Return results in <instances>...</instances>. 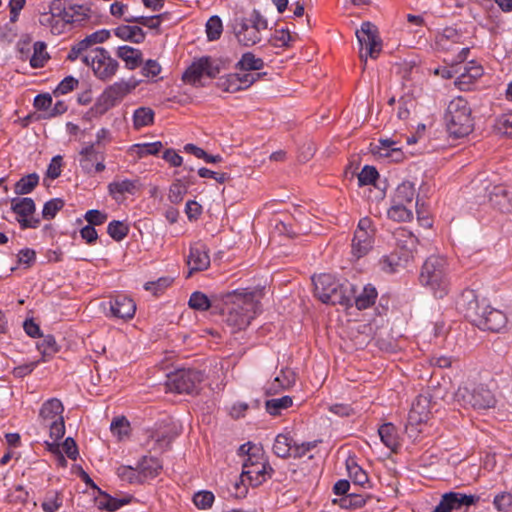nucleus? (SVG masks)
<instances>
[{
    "label": "nucleus",
    "instance_id": "nucleus-35",
    "mask_svg": "<svg viewBox=\"0 0 512 512\" xmlns=\"http://www.w3.org/2000/svg\"><path fill=\"white\" fill-rule=\"evenodd\" d=\"M295 373L289 369H281L280 372L275 376L272 386L269 388L270 391L276 393L281 389H288L295 383Z\"/></svg>",
    "mask_w": 512,
    "mask_h": 512
},
{
    "label": "nucleus",
    "instance_id": "nucleus-33",
    "mask_svg": "<svg viewBox=\"0 0 512 512\" xmlns=\"http://www.w3.org/2000/svg\"><path fill=\"white\" fill-rule=\"evenodd\" d=\"M415 195V185L410 181H403L397 186L392 198V203H402L412 206Z\"/></svg>",
    "mask_w": 512,
    "mask_h": 512
},
{
    "label": "nucleus",
    "instance_id": "nucleus-32",
    "mask_svg": "<svg viewBox=\"0 0 512 512\" xmlns=\"http://www.w3.org/2000/svg\"><path fill=\"white\" fill-rule=\"evenodd\" d=\"M113 31L118 38L124 41H130L139 44L142 43L145 39V33L139 26L120 25Z\"/></svg>",
    "mask_w": 512,
    "mask_h": 512
},
{
    "label": "nucleus",
    "instance_id": "nucleus-50",
    "mask_svg": "<svg viewBox=\"0 0 512 512\" xmlns=\"http://www.w3.org/2000/svg\"><path fill=\"white\" fill-rule=\"evenodd\" d=\"M108 235L115 241H122L129 233V226L122 221L113 220L107 226Z\"/></svg>",
    "mask_w": 512,
    "mask_h": 512
},
{
    "label": "nucleus",
    "instance_id": "nucleus-28",
    "mask_svg": "<svg viewBox=\"0 0 512 512\" xmlns=\"http://www.w3.org/2000/svg\"><path fill=\"white\" fill-rule=\"evenodd\" d=\"M374 244V236L367 232H354L351 244V254L355 259H360L367 255Z\"/></svg>",
    "mask_w": 512,
    "mask_h": 512
},
{
    "label": "nucleus",
    "instance_id": "nucleus-37",
    "mask_svg": "<svg viewBox=\"0 0 512 512\" xmlns=\"http://www.w3.org/2000/svg\"><path fill=\"white\" fill-rule=\"evenodd\" d=\"M262 58L256 57L252 52L242 54L240 60L236 64V69L241 71H259L264 68Z\"/></svg>",
    "mask_w": 512,
    "mask_h": 512
},
{
    "label": "nucleus",
    "instance_id": "nucleus-7",
    "mask_svg": "<svg viewBox=\"0 0 512 512\" xmlns=\"http://www.w3.org/2000/svg\"><path fill=\"white\" fill-rule=\"evenodd\" d=\"M268 22L259 11L253 10L248 17L235 18L232 28L234 35L242 46L251 47L262 39V32L266 31Z\"/></svg>",
    "mask_w": 512,
    "mask_h": 512
},
{
    "label": "nucleus",
    "instance_id": "nucleus-56",
    "mask_svg": "<svg viewBox=\"0 0 512 512\" xmlns=\"http://www.w3.org/2000/svg\"><path fill=\"white\" fill-rule=\"evenodd\" d=\"M38 351L43 356V361H45L46 356H51L58 351L57 342L52 335H46L43 339L37 344Z\"/></svg>",
    "mask_w": 512,
    "mask_h": 512
},
{
    "label": "nucleus",
    "instance_id": "nucleus-42",
    "mask_svg": "<svg viewBox=\"0 0 512 512\" xmlns=\"http://www.w3.org/2000/svg\"><path fill=\"white\" fill-rule=\"evenodd\" d=\"M154 122V111L149 107H139L133 113V126L141 129Z\"/></svg>",
    "mask_w": 512,
    "mask_h": 512
},
{
    "label": "nucleus",
    "instance_id": "nucleus-15",
    "mask_svg": "<svg viewBox=\"0 0 512 512\" xmlns=\"http://www.w3.org/2000/svg\"><path fill=\"white\" fill-rule=\"evenodd\" d=\"M356 37L360 46V57L365 62L367 58H377L381 51V40L377 35V28L371 22H363L356 31Z\"/></svg>",
    "mask_w": 512,
    "mask_h": 512
},
{
    "label": "nucleus",
    "instance_id": "nucleus-8",
    "mask_svg": "<svg viewBox=\"0 0 512 512\" xmlns=\"http://www.w3.org/2000/svg\"><path fill=\"white\" fill-rule=\"evenodd\" d=\"M454 399L461 406L476 410L493 408L496 404L492 391L482 384L460 386L455 392Z\"/></svg>",
    "mask_w": 512,
    "mask_h": 512
},
{
    "label": "nucleus",
    "instance_id": "nucleus-13",
    "mask_svg": "<svg viewBox=\"0 0 512 512\" xmlns=\"http://www.w3.org/2000/svg\"><path fill=\"white\" fill-rule=\"evenodd\" d=\"M396 237H407L409 246H403L399 250H395L381 257L379 264L381 270L386 273L397 272L399 268L404 267L413 258L412 247L416 242L414 235L406 229H399L396 232Z\"/></svg>",
    "mask_w": 512,
    "mask_h": 512
},
{
    "label": "nucleus",
    "instance_id": "nucleus-14",
    "mask_svg": "<svg viewBox=\"0 0 512 512\" xmlns=\"http://www.w3.org/2000/svg\"><path fill=\"white\" fill-rule=\"evenodd\" d=\"M481 190L485 193L483 196H479L476 201L479 204L490 202L493 207L503 213L512 212V193L503 184H492L491 182L484 180L481 181Z\"/></svg>",
    "mask_w": 512,
    "mask_h": 512
},
{
    "label": "nucleus",
    "instance_id": "nucleus-26",
    "mask_svg": "<svg viewBox=\"0 0 512 512\" xmlns=\"http://www.w3.org/2000/svg\"><path fill=\"white\" fill-rule=\"evenodd\" d=\"M92 16L91 7L88 4H77L65 0L66 24H82Z\"/></svg>",
    "mask_w": 512,
    "mask_h": 512
},
{
    "label": "nucleus",
    "instance_id": "nucleus-41",
    "mask_svg": "<svg viewBox=\"0 0 512 512\" xmlns=\"http://www.w3.org/2000/svg\"><path fill=\"white\" fill-rule=\"evenodd\" d=\"M367 497L358 493H349L339 500L334 499V504H339L343 509H358L366 504Z\"/></svg>",
    "mask_w": 512,
    "mask_h": 512
},
{
    "label": "nucleus",
    "instance_id": "nucleus-2",
    "mask_svg": "<svg viewBox=\"0 0 512 512\" xmlns=\"http://www.w3.org/2000/svg\"><path fill=\"white\" fill-rule=\"evenodd\" d=\"M228 304L226 323L233 332L248 327L260 310V302L255 299V293L248 289H236L226 295Z\"/></svg>",
    "mask_w": 512,
    "mask_h": 512
},
{
    "label": "nucleus",
    "instance_id": "nucleus-10",
    "mask_svg": "<svg viewBox=\"0 0 512 512\" xmlns=\"http://www.w3.org/2000/svg\"><path fill=\"white\" fill-rule=\"evenodd\" d=\"M142 80L131 77L128 80H119L107 87L98 101L93 105L91 111L95 115H102L113 107L124 96L134 90Z\"/></svg>",
    "mask_w": 512,
    "mask_h": 512
},
{
    "label": "nucleus",
    "instance_id": "nucleus-22",
    "mask_svg": "<svg viewBox=\"0 0 512 512\" xmlns=\"http://www.w3.org/2000/svg\"><path fill=\"white\" fill-rule=\"evenodd\" d=\"M478 501L479 497L476 495L449 491L441 496L439 503L434 507L432 512H453L463 507H471Z\"/></svg>",
    "mask_w": 512,
    "mask_h": 512
},
{
    "label": "nucleus",
    "instance_id": "nucleus-17",
    "mask_svg": "<svg viewBox=\"0 0 512 512\" xmlns=\"http://www.w3.org/2000/svg\"><path fill=\"white\" fill-rule=\"evenodd\" d=\"M431 412V399L428 394H420L412 403L408 414L406 431L410 437L421 431L418 426L427 421Z\"/></svg>",
    "mask_w": 512,
    "mask_h": 512
},
{
    "label": "nucleus",
    "instance_id": "nucleus-54",
    "mask_svg": "<svg viewBox=\"0 0 512 512\" xmlns=\"http://www.w3.org/2000/svg\"><path fill=\"white\" fill-rule=\"evenodd\" d=\"M395 144L396 143L390 139H380L378 144L372 148V152L379 157H390L392 153L399 151V149L395 147Z\"/></svg>",
    "mask_w": 512,
    "mask_h": 512
},
{
    "label": "nucleus",
    "instance_id": "nucleus-39",
    "mask_svg": "<svg viewBox=\"0 0 512 512\" xmlns=\"http://www.w3.org/2000/svg\"><path fill=\"white\" fill-rule=\"evenodd\" d=\"M293 439L289 434H278L273 444V452L280 458H287L291 454Z\"/></svg>",
    "mask_w": 512,
    "mask_h": 512
},
{
    "label": "nucleus",
    "instance_id": "nucleus-4",
    "mask_svg": "<svg viewBox=\"0 0 512 512\" xmlns=\"http://www.w3.org/2000/svg\"><path fill=\"white\" fill-rule=\"evenodd\" d=\"M444 119L449 135L454 138H463L474 129L472 109L462 96L455 97L448 103Z\"/></svg>",
    "mask_w": 512,
    "mask_h": 512
},
{
    "label": "nucleus",
    "instance_id": "nucleus-18",
    "mask_svg": "<svg viewBox=\"0 0 512 512\" xmlns=\"http://www.w3.org/2000/svg\"><path fill=\"white\" fill-rule=\"evenodd\" d=\"M219 73V67L214 61L204 56L194 61L183 74V80L192 85H201L204 77L215 78Z\"/></svg>",
    "mask_w": 512,
    "mask_h": 512
},
{
    "label": "nucleus",
    "instance_id": "nucleus-40",
    "mask_svg": "<svg viewBox=\"0 0 512 512\" xmlns=\"http://www.w3.org/2000/svg\"><path fill=\"white\" fill-rule=\"evenodd\" d=\"M388 218L398 222H406L413 218L411 206L402 203H393L387 211Z\"/></svg>",
    "mask_w": 512,
    "mask_h": 512
},
{
    "label": "nucleus",
    "instance_id": "nucleus-12",
    "mask_svg": "<svg viewBox=\"0 0 512 512\" xmlns=\"http://www.w3.org/2000/svg\"><path fill=\"white\" fill-rule=\"evenodd\" d=\"M204 373L198 369L183 368L168 376L167 387L179 394H193L200 390Z\"/></svg>",
    "mask_w": 512,
    "mask_h": 512
},
{
    "label": "nucleus",
    "instance_id": "nucleus-24",
    "mask_svg": "<svg viewBox=\"0 0 512 512\" xmlns=\"http://www.w3.org/2000/svg\"><path fill=\"white\" fill-rule=\"evenodd\" d=\"M484 73L483 67L475 61L465 64L463 71L455 79V86L462 91H469Z\"/></svg>",
    "mask_w": 512,
    "mask_h": 512
},
{
    "label": "nucleus",
    "instance_id": "nucleus-63",
    "mask_svg": "<svg viewBox=\"0 0 512 512\" xmlns=\"http://www.w3.org/2000/svg\"><path fill=\"white\" fill-rule=\"evenodd\" d=\"M379 176L377 169L373 166L365 165L358 174L359 186L373 184Z\"/></svg>",
    "mask_w": 512,
    "mask_h": 512
},
{
    "label": "nucleus",
    "instance_id": "nucleus-49",
    "mask_svg": "<svg viewBox=\"0 0 512 512\" xmlns=\"http://www.w3.org/2000/svg\"><path fill=\"white\" fill-rule=\"evenodd\" d=\"M46 44L41 41H37L33 45V54L30 58V65L33 68H41L45 65L48 60L46 53Z\"/></svg>",
    "mask_w": 512,
    "mask_h": 512
},
{
    "label": "nucleus",
    "instance_id": "nucleus-45",
    "mask_svg": "<svg viewBox=\"0 0 512 512\" xmlns=\"http://www.w3.org/2000/svg\"><path fill=\"white\" fill-rule=\"evenodd\" d=\"M163 148L161 141H155L151 143H137L130 147V151L135 153L138 158H143L148 155H156Z\"/></svg>",
    "mask_w": 512,
    "mask_h": 512
},
{
    "label": "nucleus",
    "instance_id": "nucleus-11",
    "mask_svg": "<svg viewBox=\"0 0 512 512\" xmlns=\"http://www.w3.org/2000/svg\"><path fill=\"white\" fill-rule=\"evenodd\" d=\"M64 15L65 0H52L38 8L39 24L53 35H60L65 32L67 24Z\"/></svg>",
    "mask_w": 512,
    "mask_h": 512
},
{
    "label": "nucleus",
    "instance_id": "nucleus-43",
    "mask_svg": "<svg viewBox=\"0 0 512 512\" xmlns=\"http://www.w3.org/2000/svg\"><path fill=\"white\" fill-rule=\"evenodd\" d=\"M39 183V176L36 173H31L20 178L14 187L17 195H26L31 193Z\"/></svg>",
    "mask_w": 512,
    "mask_h": 512
},
{
    "label": "nucleus",
    "instance_id": "nucleus-29",
    "mask_svg": "<svg viewBox=\"0 0 512 512\" xmlns=\"http://www.w3.org/2000/svg\"><path fill=\"white\" fill-rule=\"evenodd\" d=\"M139 475L141 476V482L144 483L147 480L153 479L159 475L162 470V464L160 460L152 456H143L137 463Z\"/></svg>",
    "mask_w": 512,
    "mask_h": 512
},
{
    "label": "nucleus",
    "instance_id": "nucleus-16",
    "mask_svg": "<svg viewBox=\"0 0 512 512\" xmlns=\"http://www.w3.org/2000/svg\"><path fill=\"white\" fill-rule=\"evenodd\" d=\"M273 471V468L267 461L255 462L253 467L251 466V468L247 470H242L241 483H235L237 490L236 495L238 497H244L247 494L245 482H248L253 487H257L271 478Z\"/></svg>",
    "mask_w": 512,
    "mask_h": 512
},
{
    "label": "nucleus",
    "instance_id": "nucleus-38",
    "mask_svg": "<svg viewBox=\"0 0 512 512\" xmlns=\"http://www.w3.org/2000/svg\"><path fill=\"white\" fill-rule=\"evenodd\" d=\"M100 494H102L103 497L97 501V506L99 509L107 510L109 512L118 510L128 504L131 500L130 497L115 498L102 491H100Z\"/></svg>",
    "mask_w": 512,
    "mask_h": 512
},
{
    "label": "nucleus",
    "instance_id": "nucleus-1",
    "mask_svg": "<svg viewBox=\"0 0 512 512\" xmlns=\"http://www.w3.org/2000/svg\"><path fill=\"white\" fill-rule=\"evenodd\" d=\"M457 309L481 330L500 332L508 322L504 311L490 306L485 299L480 301L473 289L462 291L457 300Z\"/></svg>",
    "mask_w": 512,
    "mask_h": 512
},
{
    "label": "nucleus",
    "instance_id": "nucleus-48",
    "mask_svg": "<svg viewBox=\"0 0 512 512\" xmlns=\"http://www.w3.org/2000/svg\"><path fill=\"white\" fill-rule=\"evenodd\" d=\"M116 474L122 481L129 484H142L137 466L121 465L117 468Z\"/></svg>",
    "mask_w": 512,
    "mask_h": 512
},
{
    "label": "nucleus",
    "instance_id": "nucleus-36",
    "mask_svg": "<svg viewBox=\"0 0 512 512\" xmlns=\"http://www.w3.org/2000/svg\"><path fill=\"white\" fill-rule=\"evenodd\" d=\"M378 434L381 439V442L391 449L392 451L396 450L399 442L397 437L396 428L392 423H385L381 425L378 429Z\"/></svg>",
    "mask_w": 512,
    "mask_h": 512
},
{
    "label": "nucleus",
    "instance_id": "nucleus-62",
    "mask_svg": "<svg viewBox=\"0 0 512 512\" xmlns=\"http://www.w3.org/2000/svg\"><path fill=\"white\" fill-rule=\"evenodd\" d=\"M161 70V65L156 60L149 59L141 67V74L148 80L156 81Z\"/></svg>",
    "mask_w": 512,
    "mask_h": 512
},
{
    "label": "nucleus",
    "instance_id": "nucleus-5",
    "mask_svg": "<svg viewBox=\"0 0 512 512\" xmlns=\"http://www.w3.org/2000/svg\"><path fill=\"white\" fill-rule=\"evenodd\" d=\"M315 296L326 304L352 305V296L348 292L350 284H341L333 275L323 273L313 277Z\"/></svg>",
    "mask_w": 512,
    "mask_h": 512
},
{
    "label": "nucleus",
    "instance_id": "nucleus-30",
    "mask_svg": "<svg viewBox=\"0 0 512 512\" xmlns=\"http://www.w3.org/2000/svg\"><path fill=\"white\" fill-rule=\"evenodd\" d=\"M116 55L124 61L125 67L128 70H135L140 67L143 62V54L141 50L132 46H119L116 50Z\"/></svg>",
    "mask_w": 512,
    "mask_h": 512
},
{
    "label": "nucleus",
    "instance_id": "nucleus-64",
    "mask_svg": "<svg viewBox=\"0 0 512 512\" xmlns=\"http://www.w3.org/2000/svg\"><path fill=\"white\" fill-rule=\"evenodd\" d=\"M497 130L508 137H512V112L502 114L496 121Z\"/></svg>",
    "mask_w": 512,
    "mask_h": 512
},
{
    "label": "nucleus",
    "instance_id": "nucleus-23",
    "mask_svg": "<svg viewBox=\"0 0 512 512\" xmlns=\"http://www.w3.org/2000/svg\"><path fill=\"white\" fill-rule=\"evenodd\" d=\"M187 265L189 268L188 277L193 272L206 270L210 266L208 247L200 242L191 245Z\"/></svg>",
    "mask_w": 512,
    "mask_h": 512
},
{
    "label": "nucleus",
    "instance_id": "nucleus-44",
    "mask_svg": "<svg viewBox=\"0 0 512 512\" xmlns=\"http://www.w3.org/2000/svg\"><path fill=\"white\" fill-rule=\"evenodd\" d=\"M174 438L175 434H173L170 429L155 431L151 434V439L154 441L152 448L160 452L165 451Z\"/></svg>",
    "mask_w": 512,
    "mask_h": 512
},
{
    "label": "nucleus",
    "instance_id": "nucleus-9",
    "mask_svg": "<svg viewBox=\"0 0 512 512\" xmlns=\"http://www.w3.org/2000/svg\"><path fill=\"white\" fill-rule=\"evenodd\" d=\"M81 62L90 67L94 76L101 81L111 80L119 69V62L103 47H96L88 55L85 54Z\"/></svg>",
    "mask_w": 512,
    "mask_h": 512
},
{
    "label": "nucleus",
    "instance_id": "nucleus-46",
    "mask_svg": "<svg viewBox=\"0 0 512 512\" xmlns=\"http://www.w3.org/2000/svg\"><path fill=\"white\" fill-rule=\"evenodd\" d=\"M293 404L292 398L290 396H282L280 398H273L267 400L265 403V408L267 413L272 416L280 415L281 412Z\"/></svg>",
    "mask_w": 512,
    "mask_h": 512
},
{
    "label": "nucleus",
    "instance_id": "nucleus-51",
    "mask_svg": "<svg viewBox=\"0 0 512 512\" xmlns=\"http://www.w3.org/2000/svg\"><path fill=\"white\" fill-rule=\"evenodd\" d=\"M217 86L220 90L228 93H235L242 90L238 83L237 75L233 73L221 76L217 81Z\"/></svg>",
    "mask_w": 512,
    "mask_h": 512
},
{
    "label": "nucleus",
    "instance_id": "nucleus-60",
    "mask_svg": "<svg viewBox=\"0 0 512 512\" xmlns=\"http://www.w3.org/2000/svg\"><path fill=\"white\" fill-rule=\"evenodd\" d=\"M347 470L350 478L355 484L363 486L368 482V476L366 472L356 462H348Z\"/></svg>",
    "mask_w": 512,
    "mask_h": 512
},
{
    "label": "nucleus",
    "instance_id": "nucleus-3",
    "mask_svg": "<svg viewBox=\"0 0 512 512\" xmlns=\"http://www.w3.org/2000/svg\"><path fill=\"white\" fill-rule=\"evenodd\" d=\"M419 281L435 298H444L450 287L447 259L440 255L429 256L422 265Z\"/></svg>",
    "mask_w": 512,
    "mask_h": 512
},
{
    "label": "nucleus",
    "instance_id": "nucleus-57",
    "mask_svg": "<svg viewBox=\"0 0 512 512\" xmlns=\"http://www.w3.org/2000/svg\"><path fill=\"white\" fill-rule=\"evenodd\" d=\"M110 429L113 435H116L119 439L129 435L130 423L124 417H116L110 424Z\"/></svg>",
    "mask_w": 512,
    "mask_h": 512
},
{
    "label": "nucleus",
    "instance_id": "nucleus-6",
    "mask_svg": "<svg viewBox=\"0 0 512 512\" xmlns=\"http://www.w3.org/2000/svg\"><path fill=\"white\" fill-rule=\"evenodd\" d=\"M63 412V403L58 398L47 399L39 409L38 428L48 432L49 437L55 441L62 439L65 434Z\"/></svg>",
    "mask_w": 512,
    "mask_h": 512
},
{
    "label": "nucleus",
    "instance_id": "nucleus-52",
    "mask_svg": "<svg viewBox=\"0 0 512 512\" xmlns=\"http://www.w3.org/2000/svg\"><path fill=\"white\" fill-rule=\"evenodd\" d=\"M223 25L219 16H211L206 23V35L209 41L218 40L222 34Z\"/></svg>",
    "mask_w": 512,
    "mask_h": 512
},
{
    "label": "nucleus",
    "instance_id": "nucleus-27",
    "mask_svg": "<svg viewBox=\"0 0 512 512\" xmlns=\"http://www.w3.org/2000/svg\"><path fill=\"white\" fill-rule=\"evenodd\" d=\"M141 187L138 179H121L110 182L107 186L109 195L114 200H119L120 196L124 194L134 195Z\"/></svg>",
    "mask_w": 512,
    "mask_h": 512
},
{
    "label": "nucleus",
    "instance_id": "nucleus-61",
    "mask_svg": "<svg viewBox=\"0 0 512 512\" xmlns=\"http://www.w3.org/2000/svg\"><path fill=\"white\" fill-rule=\"evenodd\" d=\"M162 15L154 16H136L126 19L127 23H137L150 29H158L160 27Z\"/></svg>",
    "mask_w": 512,
    "mask_h": 512
},
{
    "label": "nucleus",
    "instance_id": "nucleus-25",
    "mask_svg": "<svg viewBox=\"0 0 512 512\" xmlns=\"http://www.w3.org/2000/svg\"><path fill=\"white\" fill-rule=\"evenodd\" d=\"M109 305L112 316L120 319H130L136 311L135 302L125 295H116L111 298Z\"/></svg>",
    "mask_w": 512,
    "mask_h": 512
},
{
    "label": "nucleus",
    "instance_id": "nucleus-47",
    "mask_svg": "<svg viewBox=\"0 0 512 512\" xmlns=\"http://www.w3.org/2000/svg\"><path fill=\"white\" fill-rule=\"evenodd\" d=\"M62 504V495L58 491H49L41 503V508L44 512H56L61 508Z\"/></svg>",
    "mask_w": 512,
    "mask_h": 512
},
{
    "label": "nucleus",
    "instance_id": "nucleus-21",
    "mask_svg": "<svg viewBox=\"0 0 512 512\" xmlns=\"http://www.w3.org/2000/svg\"><path fill=\"white\" fill-rule=\"evenodd\" d=\"M11 210L16 213L21 229H35L40 225V219L32 217L36 210L35 202L30 197H15L11 199Z\"/></svg>",
    "mask_w": 512,
    "mask_h": 512
},
{
    "label": "nucleus",
    "instance_id": "nucleus-58",
    "mask_svg": "<svg viewBox=\"0 0 512 512\" xmlns=\"http://www.w3.org/2000/svg\"><path fill=\"white\" fill-rule=\"evenodd\" d=\"M64 200L61 198H53L47 201L42 210V216L46 220L53 219L56 214L64 207Z\"/></svg>",
    "mask_w": 512,
    "mask_h": 512
},
{
    "label": "nucleus",
    "instance_id": "nucleus-34",
    "mask_svg": "<svg viewBox=\"0 0 512 512\" xmlns=\"http://www.w3.org/2000/svg\"><path fill=\"white\" fill-rule=\"evenodd\" d=\"M377 296L376 288L371 284H367L359 295L354 297V299L352 298V302L354 301L358 310H365L374 305Z\"/></svg>",
    "mask_w": 512,
    "mask_h": 512
},
{
    "label": "nucleus",
    "instance_id": "nucleus-53",
    "mask_svg": "<svg viewBox=\"0 0 512 512\" xmlns=\"http://www.w3.org/2000/svg\"><path fill=\"white\" fill-rule=\"evenodd\" d=\"M188 305L197 311H207L211 307V302L206 294L195 291L191 294Z\"/></svg>",
    "mask_w": 512,
    "mask_h": 512
},
{
    "label": "nucleus",
    "instance_id": "nucleus-59",
    "mask_svg": "<svg viewBox=\"0 0 512 512\" xmlns=\"http://www.w3.org/2000/svg\"><path fill=\"white\" fill-rule=\"evenodd\" d=\"M215 496L211 491L202 490L198 491L193 496V502L198 509H209L212 507Z\"/></svg>",
    "mask_w": 512,
    "mask_h": 512
},
{
    "label": "nucleus",
    "instance_id": "nucleus-20",
    "mask_svg": "<svg viewBox=\"0 0 512 512\" xmlns=\"http://www.w3.org/2000/svg\"><path fill=\"white\" fill-rule=\"evenodd\" d=\"M110 37V31L101 29L87 35L84 39L73 44L67 54V60L74 62L83 59L85 54L88 55L98 44L105 42Z\"/></svg>",
    "mask_w": 512,
    "mask_h": 512
},
{
    "label": "nucleus",
    "instance_id": "nucleus-55",
    "mask_svg": "<svg viewBox=\"0 0 512 512\" xmlns=\"http://www.w3.org/2000/svg\"><path fill=\"white\" fill-rule=\"evenodd\" d=\"M492 503L498 512H508L512 508V493L499 492L494 496Z\"/></svg>",
    "mask_w": 512,
    "mask_h": 512
},
{
    "label": "nucleus",
    "instance_id": "nucleus-19",
    "mask_svg": "<svg viewBox=\"0 0 512 512\" xmlns=\"http://www.w3.org/2000/svg\"><path fill=\"white\" fill-rule=\"evenodd\" d=\"M78 162L83 173L93 175L106 169L105 153L99 151L95 144H85L79 151Z\"/></svg>",
    "mask_w": 512,
    "mask_h": 512
},
{
    "label": "nucleus",
    "instance_id": "nucleus-31",
    "mask_svg": "<svg viewBox=\"0 0 512 512\" xmlns=\"http://www.w3.org/2000/svg\"><path fill=\"white\" fill-rule=\"evenodd\" d=\"M463 35L453 27H446L436 36V46L439 50L450 51L453 46L462 42Z\"/></svg>",
    "mask_w": 512,
    "mask_h": 512
}]
</instances>
